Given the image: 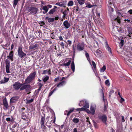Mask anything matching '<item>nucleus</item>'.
<instances>
[{
  "label": "nucleus",
  "mask_w": 132,
  "mask_h": 132,
  "mask_svg": "<svg viewBox=\"0 0 132 132\" xmlns=\"http://www.w3.org/2000/svg\"><path fill=\"white\" fill-rule=\"evenodd\" d=\"M65 79V78L64 77H62V78L61 79V81H63L62 80H63L64 79Z\"/></svg>",
  "instance_id": "62"
},
{
  "label": "nucleus",
  "mask_w": 132,
  "mask_h": 132,
  "mask_svg": "<svg viewBox=\"0 0 132 132\" xmlns=\"http://www.w3.org/2000/svg\"><path fill=\"white\" fill-rule=\"evenodd\" d=\"M48 73L50 74V75L51 74V71L50 70H49L48 71Z\"/></svg>",
  "instance_id": "64"
},
{
  "label": "nucleus",
  "mask_w": 132,
  "mask_h": 132,
  "mask_svg": "<svg viewBox=\"0 0 132 132\" xmlns=\"http://www.w3.org/2000/svg\"><path fill=\"white\" fill-rule=\"evenodd\" d=\"M48 72L47 70H44L43 73V74H46Z\"/></svg>",
  "instance_id": "48"
},
{
  "label": "nucleus",
  "mask_w": 132,
  "mask_h": 132,
  "mask_svg": "<svg viewBox=\"0 0 132 132\" xmlns=\"http://www.w3.org/2000/svg\"><path fill=\"white\" fill-rule=\"evenodd\" d=\"M57 89V88L55 87L52 91L50 92L49 94V96H50Z\"/></svg>",
  "instance_id": "29"
},
{
  "label": "nucleus",
  "mask_w": 132,
  "mask_h": 132,
  "mask_svg": "<svg viewBox=\"0 0 132 132\" xmlns=\"http://www.w3.org/2000/svg\"><path fill=\"white\" fill-rule=\"evenodd\" d=\"M118 30L119 32H122V29L121 28H119V29H118Z\"/></svg>",
  "instance_id": "49"
},
{
  "label": "nucleus",
  "mask_w": 132,
  "mask_h": 132,
  "mask_svg": "<svg viewBox=\"0 0 132 132\" xmlns=\"http://www.w3.org/2000/svg\"><path fill=\"white\" fill-rule=\"evenodd\" d=\"M124 99L121 97V99L120 101V103H122L123 102H124Z\"/></svg>",
  "instance_id": "47"
},
{
  "label": "nucleus",
  "mask_w": 132,
  "mask_h": 132,
  "mask_svg": "<svg viewBox=\"0 0 132 132\" xmlns=\"http://www.w3.org/2000/svg\"><path fill=\"white\" fill-rule=\"evenodd\" d=\"M128 33L129 34L131 35L132 34V29L131 28H130V29L128 30Z\"/></svg>",
  "instance_id": "43"
},
{
  "label": "nucleus",
  "mask_w": 132,
  "mask_h": 132,
  "mask_svg": "<svg viewBox=\"0 0 132 132\" xmlns=\"http://www.w3.org/2000/svg\"><path fill=\"white\" fill-rule=\"evenodd\" d=\"M23 84H21L18 81L15 82L13 85V88L15 90H18L20 89Z\"/></svg>",
  "instance_id": "6"
},
{
  "label": "nucleus",
  "mask_w": 132,
  "mask_h": 132,
  "mask_svg": "<svg viewBox=\"0 0 132 132\" xmlns=\"http://www.w3.org/2000/svg\"><path fill=\"white\" fill-rule=\"evenodd\" d=\"M128 12L130 14H132V10H129Z\"/></svg>",
  "instance_id": "52"
},
{
  "label": "nucleus",
  "mask_w": 132,
  "mask_h": 132,
  "mask_svg": "<svg viewBox=\"0 0 132 132\" xmlns=\"http://www.w3.org/2000/svg\"><path fill=\"white\" fill-rule=\"evenodd\" d=\"M34 101V99H31L30 100H26V103L27 104H29L31 103L32 102Z\"/></svg>",
  "instance_id": "37"
},
{
  "label": "nucleus",
  "mask_w": 132,
  "mask_h": 132,
  "mask_svg": "<svg viewBox=\"0 0 132 132\" xmlns=\"http://www.w3.org/2000/svg\"><path fill=\"white\" fill-rule=\"evenodd\" d=\"M122 121L123 122L125 121V120H124V117L123 116H122Z\"/></svg>",
  "instance_id": "58"
},
{
  "label": "nucleus",
  "mask_w": 132,
  "mask_h": 132,
  "mask_svg": "<svg viewBox=\"0 0 132 132\" xmlns=\"http://www.w3.org/2000/svg\"><path fill=\"white\" fill-rule=\"evenodd\" d=\"M79 3L80 5L83 4L84 3L85 0H77Z\"/></svg>",
  "instance_id": "33"
},
{
  "label": "nucleus",
  "mask_w": 132,
  "mask_h": 132,
  "mask_svg": "<svg viewBox=\"0 0 132 132\" xmlns=\"http://www.w3.org/2000/svg\"><path fill=\"white\" fill-rule=\"evenodd\" d=\"M42 9L44 11L43 12V13H44V14H45L48 11V8L47 7V6H44L43 7Z\"/></svg>",
  "instance_id": "22"
},
{
  "label": "nucleus",
  "mask_w": 132,
  "mask_h": 132,
  "mask_svg": "<svg viewBox=\"0 0 132 132\" xmlns=\"http://www.w3.org/2000/svg\"><path fill=\"white\" fill-rule=\"evenodd\" d=\"M59 77H57L54 80V81L55 82L59 81Z\"/></svg>",
  "instance_id": "50"
},
{
  "label": "nucleus",
  "mask_w": 132,
  "mask_h": 132,
  "mask_svg": "<svg viewBox=\"0 0 132 132\" xmlns=\"http://www.w3.org/2000/svg\"><path fill=\"white\" fill-rule=\"evenodd\" d=\"M37 46V44H36L35 45H30L29 46V49H34L36 48Z\"/></svg>",
  "instance_id": "24"
},
{
  "label": "nucleus",
  "mask_w": 132,
  "mask_h": 132,
  "mask_svg": "<svg viewBox=\"0 0 132 132\" xmlns=\"http://www.w3.org/2000/svg\"><path fill=\"white\" fill-rule=\"evenodd\" d=\"M84 107H82V108H78L77 109V111H85L86 110L84 108Z\"/></svg>",
  "instance_id": "39"
},
{
  "label": "nucleus",
  "mask_w": 132,
  "mask_h": 132,
  "mask_svg": "<svg viewBox=\"0 0 132 132\" xmlns=\"http://www.w3.org/2000/svg\"><path fill=\"white\" fill-rule=\"evenodd\" d=\"M72 51L73 53V55H75V54L76 53V47L74 45H72Z\"/></svg>",
  "instance_id": "30"
},
{
  "label": "nucleus",
  "mask_w": 132,
  "mask_h": 132,
  "mask_svg": "<svg viewBox=\"0 0 132 132\" xmlns=\"http://www.w3.org/2000/svg\"><path fill=\"white\" fill-rule=\"evenodd\" d=\"M9 80V78L5 77H4V79L1 80L0 81V83L1 84H3L7 82Z\"/></svg>",
  "instance_id": "17"
},
{
  "label": "nucleus",
  "mask_w": 132,
  "mask_h": 132,
  "mask_svg": "<svg viewBox=\"0 0 132 132\" xmlns=\"http://www.w3.org/2000/svg\"><path fill=\"white\" fill-rule=\"evenodd\" d=\"M73 4V2L72 1H70L68 4V6H72Z\"/></svg>",
  "instance_id": "36"
},
{
  "label": "nucleus",
  "mask_w": 132,
  "mask_h": 132,
  "mask_svg": "<svg viewBox=\"0 0 132 132\" xmlns=\"http://www.w3.org/2000/svg\"><path fill=\"white\" fill-rule=\"evenodd\" d=\"M66 82L65 81H63L59 82L57 85V87H59L65 85Z\"/></svg>",
  "instance_id": "18"
},
{
  "label": "nucleus",
  "mask_w": 132,
  "mask_h": 132,
  "mask_svg": "<svg viewBox=\"0 0 132 132\" xmlns=\"http://www.w3.org/2000/svg\"><path fill=\"white\" fill-rule=\"evenodd\" d=\"M6 120L7 121H11V119L10 118H8L6 119Z\"/></svg>",
  "instance_id": "54"
},
{
  "label": "nucleus",
  "mask_w": 132,
  "mask_h": 132,
  "mask_svg": "<svg viewBox=\"0 0 132 132\" xmlns=\"http://www.w3.org/2000/svg\"><path fill=\"white\" fill-rule=\"evenodd\" d=\"M74 110V108H71L70 110L68 112L67 110L65 112H68V113L67 114V116H69L71 113Z\"/></svg>",
  "instance_id": "25"
},
{
  "label": "nucleus",
  "mask_w": 132,
  "mask_h": 132,
  "mask_svg": "<svg viewBox=\"0 0 132 132\" xmlns=\"http://www.w3.org/2000/svg\"><path fill=\"white\" fill-rule=\"evenodd\" d=\"M72 121L75 123H77L78 122L79 120V119L75 118L72 120Z\"/></svg>",
  "instance_id": "27"
},
{
  "label": "nucleus",
  "mask_w": 132,
  "mask_h": 132,
  "mask_svg": "<svg viewBox=\"0 0 132 132\" xmlns=\"http://www.w3.org/2000/svg\"><path fill=\"white\" fill-rule=\"evenodd\" d=\"M13 52L11 51L9 55L7 56V57L10 60L12 61H13Z\"/></svg>",
  "instance_id": "14"
},
{
  "label": "nucleus",
  "mask_w": 132,
  "mask_h": 132,
  "mask_svg": "<svg viewBox=\"0 0 132 132\" xmlns=\"http://www.w3.org/2000/svg\"><path fill=\"white\" fill-rule=\"evenodd\" d=\"M22 85L20 89V90H21L24 89H28L30 88V86L29 85Z\"/></svg>",
  "instance_id": "13"
},
{
  "label": "nucleus",
  "mask_w": 132,
  "mask_h": 132,
  "mask_svg": "<svg viewBox=\"0 0 132 132\" xmlns=\"http://www.w3.org/2000/svg\"><path fill=\"white\" fill-rule=\"evenodd\" d=\"M92 6H93L92 5H91L90 4H88L87 6L89 8H91V7H92Z\"/></svg>",
  "instance_id": "57"
},
{
  "label": "nucleus",
  "mask_w": 132,
  "mask_h": 132,
  "mask_svg": "<svg viewBox=\"0 0 132 132\" xmlns=\"http://www.w3.org/2000/svg\"><path fill=\"white\" fill-rule=\"evenodd\" d=\"M49 77L48 76H45L44 77V78H43V81L44 82L46 81L49 79Z\"/></svg>",
  "instance_id": "31"
},
{
  "label": "nucleus",
  "mask_w": 132,
  "mask_h": 132,
  "mask_svg": "<svg viewBox=\"0 0 132 132\" xmlns=\"http://www.w3.org/2000/svg\"><path fill=\"white\" fill-rule=\"evenodd\" d=\"M68 42V43L69 45L70 46L72 44V42L71 40H68L67 41Z\"/></svg>",
  "instance_id": "46"
},
{
  "label": "nucleus",
  "mask_w": 132,
  "mask_h": 132,
  "mask_svg": "<svg viewBox=\"0 0 132 132\" xmlns=\"http://www.w3.org/2000/svg\"><path fill=\"white\" fill-rule=\"evenodd\" d=\"M105 84L107 86H109L110 85V83L109 79H107L105 81Z\"/></svg>",
  "instance_id": "38"
},
{
  "label": "nucleus",
  "mask_w": 132,
  "mask_h": 132,
  "mask_svg": "<svg viewBox=\"0 0 132 132\" xmlns=\"http://www.w3.org/2000/svg\"><path fill=\"white\" fill-rule=\"evenodd\" d=\"M73 132H77L76 128H75L73 129Z\"/></svg>",
  "instance_id": "59"
},
{
  "label": "nucleus",
  "mask_w": 132,
  "mask_h": 132,
  "mask_svg": "<svg viewBox=\"0 0 132 132\" xmlns=\"http://www.w3.org/2000/svg\"><path fill=\"white\" fill-rule=\"evenodd\" d=\"M54 20V18H50L48 19V22H53Z\"/></svg>",
  "instance_id": "40"
},
{
  "label": "nucleus",
  "mask_w": 132,
  "mask_h": 132,
  "mask_svg": "<svg viewBox=\"0 0 132 132\" xmlns=\"http://www.w3.org/2000/svg\"><path fill=\"white\" fill-rule=\"evenodd\" d=\"M97 17H98V19L100 18V14L99 13H98L97 14Z\"/></svg>",
  "instance_id": "63"
},
{
  "label": "nucleus",
  "mask_w": 132,
  "mask_h": 132,
  "mask_svg": "<svg viewBox=\"0 0 132 132\" xmlns=\"http://www.w3.org/2000/svg\"><path fill=\"white\" fill-rule=\"evenodd\" d=\"M85 56L87 57V60L89 62L90 64V59L89 57V56L88 53L87 52H86L85 53Z\"/></svg>",
  "instance_id": "35"
},
{
  "label": "nucleus",
  "mask_w": 132,
  "mask_h": 132,
  "mask_svg": "<svg viewBox=\"0 0 132 132\" xmlns=\"http://www.w3.org/2000/svg\"><path fill=\"white\" fill-rule=\"evenodd\" d=\"M3 105L7 109L9 108V105L6 99L5 98L3 100Z\"/></svg>",
  "instance_id": "16"
},
{
  "label": "nucleus",
  "mask_w": 132,
  "mask_h": 132,
  "mask_svg": "<svg viewBox=\"0 0 132 132\" xmlns=\"http://www.w3.org/2000/svg\"><path fill=\"white\" fill-rule=\"evenodd\" d=\"M47 6V7L48 8H51L52 7V6L51 5H48L47 6Z\"/></svg>",
  "instance_id": "51"
},
{
  "label": "nucleus",
  "mask_w": 132,
  "mask_h": 132,
  "mask_svg": "<svg viewBox=\"0 0 132 132\" xmlns=\"http://www.w3.org/2000/svg\"><path fill=\"white\" fill-rule=\"evenodd\" d=\"M71 61L70 60H69V61L64 64V65L66 66H68L70 64Z\"/></svg>",
  "instance_id": "41"
},
{
  "label": "nucleus",
  "mask_w": 132,
  "mask_h": 132,
  "mask_svg": "<svg viewBox=\"0 0 132 132\" xmlns=\"http://www.w3.org/2000/svg\"><path fill=\"white\" fill-rule=\"evenodd\" d=\"M18 53L19 56L21 58H22L24 57H26V54L22 51V48L20 47H19Z\"/></svg>",
  "instance_id": "5"
},
{
  "label": "nucleus",
  "mask_w": 132,
  "mask_h": 132,
  "mask_svg": "<svg viewBox=\"0 0 132 132\" xmlns=\"http://www.w3.org/2000/svg\"><path fill=\"white\" fill-rule=\"evenodd\" d=\"M59 19V17L58 16H56L54 18V19H55L56 20H57Z\"/></svg>",
  "instance_id": "61"
},
{
  "label": "nucleus",
  "mask_w": 132,
  "mask_h": 132,
  "mask_svg": "<svg viewBox=\"0 0 132 132\" xmlns=\"http://www.w3.org/2000/svg\"><path fill=\"white\" fill-rule=\"evenodd\" d=\"M19 98L18 96H15L11 98L10 100V103L12 104L15 102Z\"/></svg>",
  "instance_id": "12"
},
{
  "label": "nucleus",
  "mask_w": 132,
  "mask_h": 132,
  "mask_svg": "<svg viewBox=\"0 0 132 132\" xmlns=\"http://www.w3.org/2000/svg\"><path fill=\"white\" fill-rule=\"evenodd\" d=\"M56 11L55 9H51L48 12V13L49 14H53V13L55 12Z\"/></svg>",
  "instance_id": "34"
},
{
  "label": "nucleus",
  "mask_w": 132,
  "mask_h": 132,
  "mask_svg": "<svg viewBox=\"0 0 132 132\" xmlns=\"http://www.w3.org/2000/svg\"><path fill=\"white\" fill-rule=\"evenodd\" d=\"M36 74V73L35 72L30 73L27 79H26V82L27 83H30L35 78Z\"/></svg>",
  "instance_id": "1"
},
{
  "label": "nucleus",
  "mask_w": 132,
  "mask_h": 132,
  "mask_svg": "<svg viewBox=\"0 0 132 132\" xmlns=\"http://www.w3.org/2000/svg\"><path fill=\"white\" fill-rule=\"evenodd\" d=\"M96 53H97V55H99V54H101L100 52H98V51H97L95 52Z\"/></svg>",
  "instance_id": "55"
},
{
  "label": "nucleus",
  "mask_w": 132,
  "mask_h": 132,
  "mask_svg": "<svg viewBox=\"0 0 132 132\" xmlns=\"http://www.w3.org/2000/svg\"><path fill=\"white\" fill-rule=\"evenodd\" d=\"M46 121L45 118L44 117L42 116L41 117L40 120V124L41 128L43 129H45V126L44 125V123Z\"/></svg>",
  "instance_id": "10"
},
{
  "label": "nucleus",
  "mask_w": 132,
  "mask_h": 132,
  "mask_svg": "<svg viewBox=\"0 0 132 132\" xmlns=\"http://www.w3.org/2000/svg\"><path fill=\"white\" fill-rule=\"evenodd\" d=\"M14 47V45L13 44H12L11 45V50H12V49Z\"/></svg>",
  "instance_id": "56"
},
{
  "label": "nucleus",
  "mask_w": 132,
  "mask_h": 132,
  "mask_svg": "<svg viewBox=\"0 0 132 132\" xmlns=\"http://www.w3.org/2000/svg\"><path fill=\"white\" fill-rule=\"evenodd\" d=\"M106 68L105 65H104L101 68L100 70V72H104L106 70Z\"/></svg>",
  "instance_id": "28"
},
{
  "label": "nucleus",
  "mask_w": 132,
  "mask_h": 132,
  "mask_svg": "<svg viewBox=\"0 0 132 132\" xmlns=\"http://www.w3.org/2000/svg\"><path fill=\"white\" fill-rule=\"evenodd\" d=\"M99 119L102 120V121L104 123H106L107 120V117L105 115L99 116Z\"/></svg>",
  "instance_id": "11"
},
{
  "label": "nucleus",
  "mask_w": 132,
  "mask_h": 132,
  "mask_svg": "<svg viewBox=\"0 0 132 132\" xmlns=\"http://www.w3.org/2000/svg\"><path fill=\"white\" fill-rule=\"evenodd\" d=\"M79 105L80 106H84L83 107H84V108L85 110H86L89 107L88 102L85 100L81 101L79 103Z\"/></svg>",
  "instance_id": "2"
},
{
  "label": "nucleus",
  "mask_w": 132,
  "mask_h": 132,
  "mask_svg": "<svg viewBox=\"0 0 132 132\" xmlns=\"http://www.w3.org/2000/svg\"><path fill=\"white\" fill-rule=\"evenodd\" d=\"M120 44L121 45V46H122L123 44L124 40L123 39H121L120 40Z\"/></svg>",
  "instance_id": "42"
},
{
  "label": "nucleus",
  "mask_w": 132,
  "mask_h": 132,
  "mask_svg": "<svg viewBox=\"0 0 132 132\" xmlns=\"http://www.w3.org/2000/svg\"><path fill=\"white\" fill-rule=\"evenodd\" d=\"M84 43H78L77 46V50L78 51H80L83 50L84 48Z\"/></svg>",
  "instance_id": "7"
},
{
  "label": "nucleus",
  "mask_w": 132,
  "mask_h": 132,
  "mask_svg": "<svg viewBox=\"0 0 132 132\" xmlns=\"http://www.w3.org/2000/svg\"><path fill=\"white\" fill-rule=\"evenodd\" d=\"M90 110H89L87 109L85 111L89 114H91L92 115H94L95 113V111L96 109V106L95 104L93 105L90 106Z\"/></svg>",
  "instance_id": "4"
},
{
  "label": "nucleus",
  "mask_w": 132,
  "mask_h": 132,
  "mask_svg": "<svg viewBox=\"0 0 132 132\" xmlns=\"http://www.w3.org/2000/svg\"><path fill=\"white\" fill-rule=\"evenodd\" d=\"M92 65L93 67L94 68V73H95V70H96V64L93 61H92Z\"/></svg>",
  "instance_id": "32"
},
{
  "label": "nucleus",
  "mask_w": 132,
  "mask_h": 132,
  "mask_svg": "<svg viewBox=\"0 0 132 132\" xmlns=\"http://www.w3.org/2000/svg\"><path fill=\"white\" fill-rule=\"evenodd\" d=\"M62 13L63 14H65V15H67L68 14V12L66 10H65Z\"/></svg>",
  "instance_id": "44"
},
{
  "label": "nucleus",
  "mask_w": 132,
  "mask_h": 132,
  "mask_svg": "<svg viewBox=\"0 0 132 132\" xmlns=\"http://www.w3.org/2000/svg\"><path fill=\"white\" fill-rule=\"evenodd\" d=\"M28 114L27 113H23L22 116V119L24 120L27 119L28 118Z\"/></svg>",
  "instance_id": "19"
},
{
  "label": "nucleus",
  "mask_w": 132,
  "mask_h": 132,
  "mask_svg": "<svg viewBox=\"0 0 132 132\" xmlns=\"http://www.w3.org/2000/svg\"><path fill=\"white\" fill-rule=\"evenodd\" d=\"M71 68L73 72H74L75 71V65L74 61L72 62L71 65Z\"/></svg>",
  "instance_id": "21"
},
{
  "label": "nucleus",
  "mask_w": 132,
  "mask_h": 132,
  "mask_svg": "<svg viewBox=\"0 0 132 132\" xmlns=\"http://www.w3.org/2000/svg\"><path fill=\"white\" fill-rule=\"evenodd\" d=\"M10 62L8 60L6 61L5 68L6 72L7 73H9L10 72Z\"/></svg>",
  "instance_id": "8"
},
{
  "label": "nucleus",
  "mask_w": 132,
  "mask_h": 132,
  "mask_svg": "<svg viewBox=\"0 0 132 132\" xmlns=\"http://www.w3.org/2000/svg\"><path fill=\"white\" fill-rule=\"evenodd\" d=\"M27 10L30 13L34 15H35L38 11L37 8L32 7H27Z\"/></svg>",
  "instance_id": "3"
},
{
  "label": "nucleus",
  "mask_w": 132,
  "mask_h": 132,
  "mask_svg": "<svg viewBox=\"0 0 132 132\" xmlns=\"http://www.w3.org/2000/svg\"><path fill=\"white\" fill-rule=\"evenodd\" d=\"M55 4L56 5H58L61 7L63 6L64 7H65V5L64 4L62 3L58 2L56 3Z\"/></svg>",
  "instance_id": "23"
},
{
  "label": "nucleus",
  "mask_w": 132,
  "mask_h": 132,
  "mask_svg": "<svg viewBox=\"0 0 132 132\" xmlns=\"http://www.w3.org/2000/svg\"><path fill=\"white\" fill-rule=\"evenodd\" d=\"M60 45L63 48H64V44L63 42H62L61 43Z\"/></svg>",
  "instance_id": "45"
},
{
  "label": "nucleus",
  "mask_w": 132,
  "mask_h": 132,
  "mask_svg": "<svg viewBox=\"0 0 132 132\" xmlns=\"http://www.w3.org/2000/svg\"><path fill=\"white\" fill-rule=\"evenodd\" d=\"M20 1V0H14L13 2V6L14 7H15L16 6L18 2Z\"/></svg>",
  "instance_id": "26"
},
{
  "label": "nucleus",
  "mask_w": 132,
  "mask_h": 132,
  "mask_svg": "<svg viewBox=\"0 0 132 132\" xmlns=\"http://www.w3.org/2000/svg\"><path fill=\"white\" fill-rule=\"evenodd\" d=\"M111 6H109V14L111 18V19L113 20H115L117 19V18H113L112 12L113 11V9Z\"/></svg>",
  "instance_id": "9"
},
{
  "label": "nucleus",
  "mask_w": 132,
  "mask_h": 132,
  "mask_svg": "<svg viewBox=\"0 0 132 132\" xmlns=\"http://www.w3.org/2000/svg\"><path fill=\"white\" fill-rule=\"evenodd\" d=\"M59 39L60 40H62L63 39L62 36H60L59 37Z\"/></svg>",
  "instance_id": "60"
},
{
  "label": "nucleus",
  "mask_w": 132,
  "mask_h": 132,
  "mask_svg": "<svg viewBox=\"0 0 132 132\" xmlns=\"http://www.w3.org/2000/svg\"><path fill=\"white\" fill-rule=\"evenodd\" d=\"M63 25L66 29H68L70 26V24L67 20H65L63 22Z\"/></svg>",
  "instance_id": "15"
},
{
  "label": "nucleus",
  "mask_w": 132,
  "mask_h": 132,
  "mask_svg": "<svg viewBox=\"0 0 132 132\" xmlns=\"http://www.w3.org/2000/svg\"><path fill=\"white\" fill-rule=\"evenodd\" d=\"M43 85L41 83H39V87L40 88H41Z\"/></svg>",
  "instance_id": "53"
},
{
  "label": "nucleus",
  "mask_w": 132,
  "mask_h": 132,
  "mask_svg": "<svg viewBox=\"0 0 132 132\" xmlns=\"http://www.w3.org/2000/svg\"><path fill=\"white\" fill-rule=\"evenodd\" d=\"M106 48L108 50V51H109L110 53V54L112 55V51L111 49L109 47V46L108 45L107 43V42H106Z\"/></svg>",
  "instance_id": "20"
}]
</instances>
